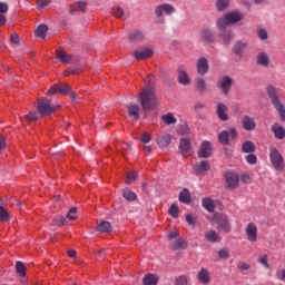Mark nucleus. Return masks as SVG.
<instances>
[{"label": "nucleus", "instance_id": "17", "mask_svg": "<svg viewBox=\"0 0 285 285\" xmlns=\"http://www.w3.org/2000/svg\"><path fill=\"white\" fill-rule=\"evenodd\" d=\"M135 59L141 61L144 59H150L153 57V49H140L132 52Z\"/></svg>", "mask_w": 285, "mask_h": 285}, {"label": "nucleus", "instance_id": "61", "mask_svg": "<svg viewBox=\"0 0 285 285\" xmlns=\"http://www.w3.org/2000/svg\"><path fill=\"white\" fill-rule=\"evenodd\" d=\"M51 0H38V8L39 10H43L47 6H50Z\"/></svg>", "mask_w": 285, "mask_h": 285}, {"label": "nucleus", "instance_id": "59", "mask_svg": "<svg viewBox=\"0 0 285 285\" xmlns=\"http://www.w3.org/2000/svg\"><path fill=\"white\" fill-rule=\"evenodd\" d=\"M78 10H81V12H86V8H88V2L86 1H78L76 2Z\"/></svg>", "mask_w": 285, "mask_h": 285}, {"label": "nucleus", "instance_id": "9", "mask_svg": "<svg viewBox=\"0 0 285 285\" xmlns=\"http://www.w3.org/2000/svg\"><path fill=\"white\" fill-rule=\"evenodd\" d=\"M179 150L183 157H190V155H193V145L190 144V139L188 138L180 139Z\"/></svg>", "mask_w": 285, "mask_h": 285}, {"label": "nucleus", "instance_id": "60", "mask_svg": "<svg viewBox=\"0 0 285 285\" xmlns=\"http://www.w3.org/2000/svg\"><path fill=\"white\" fill-rule=\"evenodd\" d=\"M137 180V173L132 171L127 176L126 184H132V181Z\"/></svg>", "mask_w": 285, "mask_h": 285}, {"label": "nucleus", "instance_id": "42", "mask_svg": "<svg viewBox=\"0 0 285 285\" xmlns=\"http://www.w3.org/2000/svg\"><path fill=\"white\" fill-rule=\"evenodd\" d=\"M168 214L174 218L177 219V217H179V206H177V204H171Z\"/></svg>", "mask_w": 285, "mask_h": 285}, {"label": "nucleus", "instance_id": "4", "mask_svg": "<svg viewBox=\"0 0 285 285\" xmlns=\"http://www.w3.org/2000/svg\"><path fill=\"white\" fill-rule=\"evenodd\" d=\"M269 160L275 170L282 171L285 168L284 156L277 147L269 148Z\"/></svg>", "mask_w": 285, "mask_h": 285}, {"label": "nucleus", "instance_id": "28", "mask_svg": "<svg viewBox=\"0 0 285 285\" xmlns=\"http://www.w3.org/2000/svg\"><path fill=\"white\" fill-rule=\"evenodd\" d=\"M215 8L217 12H225L230 8V0H216Z\"/></svg>", "mask_w": 285, "mask_h": 285}, {"label": "nucleus", "instance_id": "49", "mask_svg": "<svg viewBox=\"0 0 285 285\" xmlns=\"http://www.w3.org/2000/svg\"><path fill=\"white\" fill-rule=\"evenodd\" d=\"M27 121H37L39 119V114L37 111H30L28 115L24 116Z\"/></svg>", "mask_w": 285, "mask_h": 285}, {"label": "nucleus", "instance_id": "44", "mask_svg": "<svg viewBox=\"0 0 285 285\" xmlns=\"http://www.w3.org/2000/svg\"><path fill=\"white\" fill-rule=\"evenodd\" d=\"M196 88L199 90V92L206 91V80L204 78H197Z\"/></svg>", "mask_w": 285, "mask_h": 285}, {"label": "nucleus", "instance_id": "45", "mask_svg": "<svg viewBox=\"0 0 285 285\" xmlns=\"http://www.w3.org/2000/svg\"><path fill=\"white\" fill-rule=\"evenodd\" d=\"M144 39V32L141 31H134L130 33L131 41H141Z\"/></svg>", "mask_w": 285, "mask_h": 285}, {"label": "nucleus", "instance_id": "22", "mask_svg": "<svg viewBox=\"0 0 285 285\" xmlns=\"http://www.w3.org/2000/svg\"><path fill=\"white\" fill-rule=\"evenodd\" d=\"M222 32L219 33L220 39L225 43V46H230V42L233 41V38L235 35L233 33V30H226V29H220Z\"/></svg>", "mask_w": 285, "mask_h": 285}, {"label": "nucleus", "instance_id": "26", "mask_svg": "<svg viewBox=\"0 0 285 285\" xmlns=\"http://www.w3.org/2000/svg\"><path fill=\"white\" fill-rule=\"evenodd\" d=\"M246 48H247V43L246 42L238 41L233 47V52L235 55H238V57H244V52H246Z\"/></svg>", "mask_w": 285, "mask_h": 285}, {"label": "nucleus", "instance_id": "41", "mask_svg": "<svg viewBox=\"0 0 285 285\" xmlns=\"http://www.w3.org/2000/svg\"><path fill=\"white\" fill-rule=\"evenodd\" d=\"M228 137H229L228 131H226V130L220 131L219 135H218L219 144H223V146H227Z\"/></svg>", "mask_w": 285, "mask_h": 285}, {"label": "nucleus", "instance_id": "30", "mask_svg": "<svg viewBox=\"0 0 285 285\" xmlns=\"http://www.w3.org/2000/svg\"><path fill=\"white\" fill-rule=\"evenodd\" d=\"M202 204L205 210H208V213H215V200H213L210 197L203 198Z\"/></svg>", "mask_w": 285, "mask_h": 285}, {"label": "nucleus", "instance_id": "58", "mask_svg": "<svg viewBox=\"0 0 285 285\" xmlns=\"http://www.w3.org/2000/svg\"><path fill=\"white\" fill-rule=\"evenodd\" d=\"M218 257L220 259H228V257H230V254L226 249H220L218 250Z\"/></svg>", "mask_w": 285, "mask_h": 285}, {"label": "nucleus", "instance_id": "39", "mask_svg": "<svg viewBox=\"0 0 285 285\" xmlns=\"http://www.w3.org/2000/svg\"><path fill=\"white\" fill-rule=\"evenodd\" d=\"M122 196L127 199V202H135V199H137V194L130 189H124Z\"/></svg>", "mask_w": 285, "mask_h": 285}, {"label": "nucleus", "instance_id": "6", "mask_svg": "<svg viewBox=\"0 0 285 285\" xmlns=\"http://www.w3.org/2000/svg\"><path fill=\"white\" fill-rule=\"evenodd\" d=\"M38 112L40 115H52L55 112V105H52V101L43 98L38 101Z\"/></svg>", "mask_w": 285, "mask_h": 285}, {"label": "nucleus", "instance_id": "19", "mask_svg": "<svg viewBox=\"0 0 285 285\" xmlns=\"http://www.w3.org/2000/svg\"><path fill=\"white\" fill-rule=\"evenodd\" d=\"M178 83H181V86L190 85V76H188V72L184 67L178 68Z\"/></svg>", "mask_w": 285, "mask_h": 285}, {"label": "nucleus", "instance_id": "13", "mask_svg": "<svg viewBox=\"0 0 285 285\" xmlns=\"http://www.w3.org/2000/svg\"><path fill=\"white\" fill-rule=\"evenodd\" d=\"M233 86V79L228 76L223 77L218 81L219 90H223L224 95H228L230 92V88Z\"/></svg>", "mask_w": 285, "mask_h": 285}, {"label": "nucleus", "instance_id": "5", "mask_svg": "<svg viewBox=\"0 0 285 285\" xmlns=\"http://www.w3.org/2000/svg\"><path fill=\"white\" fill-rule=\"evenodd\" d=\"M175 12L176 9L169 3H161L155 7V14L159 21H164V14H166V17H170V14H175Z\"/></svg>", "mask_w": 285, "mask_h": 285}, {"label": "nucleus", "instance_id": "43", "mask_svg": "<svg viewBox=\"0 0 285 285\" xmlns=\"http://www.w3.org/2000/svg\"><path fill=\"white\" fill-rule=\"evenodd\" d=\"M16 269H17V273L20 277H26V265H23L22 262H17L16 263Z\"/></svg>", "mask_w": 285, "mask_h": 285}, {"label": "nucleus", "instance_id": "10", "mask_svg": "<svg viewBox=\"0 0 285 285\" xmlns=\"http://www.w3.org/2000/svg\"><path fill=\"white\" fill-rule=\"evenodd\" d=\"M256 63L257 66H261L262 68H269L271 66V55L266 51H259L256 55Z\"/></svg>", "mask_w": 285, "mask_h": 285}, {"label": "nucleus", "instance_id": "32", "mask_svg": "<svg viewBox=\"0 0 285 285\" xmlns=\"http://www.w3.org/2000/svg\"><path fill=\"white\" fill-rule=\"evenodd\" d=\"M161 120L164 121V124H166V126H175V124H177V118H175V114L173 112L163 115Z\"/></svg>", "mask_w": 285, "mask_h": 285}, {"label": "nucleus", "instance_id": "14", "mask_svg": "<svg viewBox=\"0 0 285 285\" xmlns=\"http://www.w3.org/2000/svg\"><path fill=\"white\" fill-rule=\"evenodd\" d=\"M197 279L203 285L210 284V271L206 267L200 268L197 273Z\"/></svg>", "mask_w": 285, "mask_h": 285}, {"label": "nucleus", "instance_id": "53", "mask_svg": "<svg viewBox=\"0 0 285 285\" xmlns=\"http://www.w3.org/2000/svg\"><path fill=\"white\" fill-rule=\"evenodd\" d=\"M245 159L250 166L257 164V156L255 154H248Z\"/></svg>", "mask_w": 285, "mask_h": 285}, {"label": "nucleus", "instance_id": "46", "mask_svg": "<svg viewBox=\"0 0 285 285\" xmlns=\"http://www.w3.org/2000/svg\"><path fill=\"white\" fill-rule=\"evenodd\" d=\"M189 277L186 275H180L178 277H176V285H188L189 282Z\"/></svg>", "mask_w": 285, "mask_h": 285}, {"label": "nucleus", "instance_id": "15", "mask_svg": "<svg viewBox=\"0 0 285 285\" xmlns=\"http://www.w3.org/2000/svg\"><path fill=\"white\" fill-rule=\"evenodd\" d=\"M196 68H197L198 75L200 76L207 75L208 68H209L208 59H206L205 57L199 58L197 60Z\"/></svg>", "mask_w": 285, "mask_h": 285}, {"label": "nucleus", "instance_id": "23", "mask_svg": "<svg viewBox=\"0 0 285 285\" xmlns=\"http://www.w3.org/2000/svg\"><path fill=\"white\" fill-rule=\"evenodd\" d=\"M266 92L272 100L273 106L282 101L279 100V96L277 95V89H275L273 86H267Z\"/></svg>", "mask_w": 285, "mask_h": 285}, {"label": "nucleus", "instance_id": "18", "mask_svg": "<svg viewBox=\"0 0 285 285\" xmlns=\"http://www.w3.org/2000/svg\"><path fill=\"white\" fill-rule=\"evenodd\" d=\"M156 141L160 148H168L170 141H173V136L170 134H161L157 137Z\"/></svg>", "mask_w": 285, "mask_h": 285}, {"label": "nucleus", "instance_id": "1", "mask_svg": "<svg viewBox=\"0 0 285 285\" xmlns=\"http://www.w3.org/2000/svg\"><path fill=\"white\" fill-rule=\"evenodd\" d=\"M138 97L142 110H153L159 106V100H157V95H155V89L153 88H145Z\"/></svg>", "mask_w": 285, "mask_h": 285}, {"label": "nucleus", "instance_id": "52", "mask_svg": "<svg viewBox=\"0 0 285 285\" xmlns=\"http://www.w3.org/2000/svg\"><path fill=\"white\" fill-rule=\"evenodd\" d=\"M53 222L57 226H66L68 224V220L63 216H56Z\"/></svg>", "mask_w": 285, "mask_h": 285}, {"label": "nucleus", "instance_id": "21", "mask_svg": "<svg viewBox=\"0 0 285 285\" xmlns=\"http://www.w3.org/2000/svg\"><path fill=\"white\" fill-rule=\"evenodd\" d=\"M272 131L274 134V137H276L278 140H282L285 138V128L284 126L275 122L272 125Z\"/></svg>", "mask_w": 285, "mask_h": 285}, {"label": "nucleus", "instance_id": "11", "mask_svg": "<svg viewBox=\"0 0 285 285\" xmlns=\"http://www.w3.org/2000/svg\"><path fill=\"white\" fill-rule=\"evenodd\" d=\"M212 154L213 145H210V141L204 140L198 150V157H200V159H206V157H210Z\"/></svg>", "mask_w": 285, "mask_h": 285}, {"label": "nucleus", "instance_id": "31", "mask_svg": "<svg viewBox=\"0 0 285 285\" xmlns=\"http://www.w3.org/2000/svg\"><path fill=\"white\" fill-rule=\"evenodd\" d=\"M158 282H159V276H157L155 274H147L142 278V284L144 285H157Z\"/></svg>", "mask_w": 285, "mask_h": 285}, {"label": "nucleus", "instance_id": "27", "mask_svg": "<svg viewBox=\"0 0 285 285\" xmlns=\"http://www.w3.org/2000/svg\"><path fill=\"white\" fill-rule=\"evenodd\" d=\"M200 37L206 41V43H215V35H213V31L210 29H203L200 31Z\"/></svg>", "mask_w": 285, "mask_h": 285}, {"label": "nucleus", "instance_id": "37", "mask_svg": "<svg viewBox=\"0 0 285 285\" xmlns=\"http://www.w3.org/2000/svg\"><path fill=\"white\" fill-rule=\"evenodd\" d=\"M179 202L183 204H190L191 197L190 191L188 189H183L179 194Z\"/></svg>", "mask_w": 285, "mask_h": 285}, {"label": "nucleus", "instance_id": "55", "mask_svg": "<svg viewBox=\"0 0 285 285\" xmlns=\"http://www.w3.org/2000/svg\"><path fill=\"white\" fill-rule=\"evenodd\" d=\"M259 264H262V266H264V268H271V265L268 264V256L267 255H263L258 258Z\"/></svg>", "mask_w": 285, "mask_h": 285}, {"label": "nucleus", "instance_id": "56", "mask_svg": "<svg viewBox=\"0 0 285 285\" xmlns=\"http://www.w3.org/2000/svg\"><path fill=\"white\" fill-rule=\"evenodd\" d=\"M151 139H153V136L148 132H145L140 136V141L142 144H150Z\"/></svg>", "mask_w": 285, "mask_h": 285}, {"label": "nucleus", "instance_id": "7", "mask_svg": "<svg viewBox=\"0 0 285 285\" xmlns=\"http://www.w3.org/2000/svg\"><path fill=\"white\" fill-rule=\"evenodd\" d=\"M245 235L250 244H255V242H257L258 235L257 225L255 223H248L245 228Z\"/></svg>", "mask_w": 285, "mask_h": 285}, {"label": "nucleus", "instance_id": "35", "mask_svg": "<svg viewBox=\"0 0 285 285\" xmlns=\"http://www.w3.org/2000/svg\"><path fill=\"white\" fill-rule=\"evenodd\" d=\"M141 108L137 105H131L128 107V115L132 117L136 121L139 119V111Z\"/></svg>", "mask_w": 285, "mask_h": 285}, {"label": "nucleus", "instance_id": "54", "mask_svg": "<svg viewBox=\"0 0 285 285\" xmlns=\"http://www.w3.org/2000/svg\"><path fill=\"white\" fill-rule=\"evenodd\" d=\"M112 14H114V17L121 19V17H124V9H121L120 7H114Z\"/></svg>", "mask_w": 285, "mask_h": 285}, {"label": "nucleus", "instance_id": "62", "mask_svg": "<svg viewBox=\"0 0 285 285\" xmlns=\"http://www.w3.org/2000/svg\"><path fill=\"white\" fill-rule=\"evenodd\" d=\"M8 3L6 2H0V14H7L8 13Z\"/></svg>", "mask_w": 285, "mask_h": 285}, {"label": "nucleus", "instance_id": "48", "mask_svg": "<svg viewBox=\"0 0 285 285\" xmlns=\"http://www.w3.org/2000/svg\"><path fill=\"white\" fill-rule=\"evenodd\" d=\"M186 222L189 224V226H195L197 224V216L195 214H187Z\"/></svg>", "mask_w": 285, "mask_h": 285}, {"label": "nucleus", "instance_id": "36", "mask_svg": "<svg viewBox=\"0 0 285 285\" xmlns=\"http://www.w3.org/2000/svg\"><path fill=\"white\" fill-rule=\"evenodd\" d=\"M243 153L253 154L256 150L255 142L246 140L242 146Z\"/></svg>", "mask_w": 285, "mask_h": 285}, {"label": "nucleus", "instance_id": "50", "mask_svg": "<svg viewBox=\"0 0 285 285\" xmlns=\"http://www.w3.org/2000/svg\"><path fill=\"white\" fill-rule=\"evenodd\" d=\"M67 218H69L70 222H76V219H77V207H72V208L68 212Z\"/></svg>", "mask_w": 285, "mask_h": 285}, {"label": "nucleus", "instance_id": "12", "mask_svg": "<svg viewBox=\"0 0 285 285\" xmlns=\"http://www.w3.org/2000/svg\"><path fill=\"white\" fill-rule=\"evenodd\" d=\"M70 92V87L67 83L53 85L48 91L47 95H68Z\"/></svg>", "mask_w": 285, "mask_h": 285}, {"label": "nucleus", "instance_id": "57", "mask_svg": "<svg viewBox=\"0 0 285 285\" xmlns=\"http://www.w3.org/2000/svg\"><path fill=\"white\" fill-rule=\"evenodd\" d=\"M8 147V142L6 139V136H0V155L4 151V149Z\"/></svg>", "mask_w": 285, "mask_h": 285}, {"label": "nucleus", "instance_id": "24", "mask_svg": "<svg viewBox=\"0 0 285 285\" xmlns=\"http://www.w3.org/2000/svg\"><path fill=\"white\" fill-rule=\"evenodd\" d=\"M56 57L61 63H70V61H72V55L66 53L63 49H58L56 51Z\"/></svg>", "mask_w": 285, "mask_h": 285}, {"label": "nucleus", "instance_id": "29", "mask_svg": "<svg viewBox=\"0 0 285 285\" xmlns=\"http://www.w3.org/2000/svg\"><path fill=\"white\" fill-rule=\"evenodd\" d=\"M205 239L207 242H210L212 244H217L218 242H220V237L219 235H217V232L215 230H207L205 232Z\"/></svg>", "mask_w": 285, "mask_h": 285}, {"label": "nucleus", "instance_id": "2", "mask_svg": "<svg viewBox=\"0 0 285 285\" xmlns=\"http://www.w3.org/2000/svg\"><path fill=\"white\" fill-rule=\"evenodd\" d=\"M244 19V14L237 10L229 11L223 17L216 20V26L219 30H226L227 26H235V23H239Z\"/></svg>", "mask_w": 285, "mask_h": 285}, {"label": "nucleus", "instance_id": "20", "mask_svg": "<svg viewBox=\"0 0 285 285\" xmlns=\"http://www.w3.org/2000/svg\"><path fill=\"white\" fill-rule=\"evenodd\" d=\"M242 124L247 131H253L255 130V128H257V122H255V119H253V117L249 116H244Z\"/></svg>", "mask_w": 285, "mask_h": 285}, {"label": "nucleus", "instance_id": "8", "mask_svg": "<svg viewBox=\"0 0 285 285\" xmlns=\"http://www.w3.org/2000/svg\"><path fill=\"white\" fill-rule=\"evenodd\" d=\"M208 170H210V163L208 160H200L194 166V173L202 177H204Z\"/></svg>", "mask_w": 285, "mask_h": 285}, {"label": "nucleus", "instance_id": "25", "mask_svg": "<svg viewBox=\"0 0 285 285\" xmlns=\"http://www.w3.org/2000/svg\"><path fill=\"white\" fill-rule=\"evenodd\" d=\"M216 111L222 121H228V107L226 105L218 104Z\"/></svg>", "mask_w": 285, "mask_h": 285}, {"label": "nucleus", "instance_id": "47", "mask_svg": "<svg viewBox=\"0 0 285 285\" xmlns=\"http://www.w3.org/2000/svg\"><path fill=\"white\" fill-rule=\"evenodd\" d=\"M10 214H8V210L6 208L0 207V222H9Z\"/></svg>", "mask_w": 285, "mask_h": 285}, {"label": "nucleus", "instance_id": "34", "mask_svg": "<svg viewBox=\"0 0 285 285\" xmlns=\"http://www.w3.org/2000/svg\"><path fill=\"white\" fill-rule=\"evenodd\" d=\"M188 248V243L185 239L178 238L173 243L174 250H186Z\"/></svg>", "mask_w": 285, "mask_h": 285}, {"label": "nucleus", "instance_id": "64", "mask_svg": "<svg viewBox=\"0 0 285 285\" xmlns=\"http://www.w3.org/2000/svg\"><path fill=\"white\" fill-rule=\"evenodd\" d=\"M276 277L277 279H279L281 282H283V279H285V269H281L276 273Z\"/></svg>", "mask_w": 285, "mask_h": 285}, {"label": "nucleus", "instance_id": "40", "mask_svg": "<svg viewBox=\"0 0 285 285\" xmlns=\"http://www.w3.org/2000/svg\"><path fill=\"white\" fill-rule=\"evenodd\" d=\"M274 108L279 114V117H281L282 121H285V106H284V104H282V101L276 102V105H274Z\"/></svg>", "mask_w": 285, "mask_h": 285}, {"label": "nucleus", "instance_id": "16", "mask_svg": "<svg viewBox=\"0 0 285 285\" xmlns=\"http://www.w3.org/2000/svg\"><path fill=\"white\" fill-rule=\"evenodd\" d=\"M225 178L229 188H237V186H239V176L237 174L228 171Z\"/></svg>", "mask_w": 285, "mask_h": 285}, {"label": "nucleus", "instance_id": "33", "mask_svg": "<svg viewBox=\"0 0 285 285\" xmlns=\"http://www.w3.org/2000/svg\"><path fill=\"white\" fill-rule=\"evenodd\" d=\"M112 229V226L110 225V223L108 220H102L100 223H98L96 230H98V233H110V230Z\"/></svg>", "mask_w": 285, "mask_h": 285}, {"label": "nucleus", "instance_id": "51", "mask_svg": "<svg viewBox=\"0 0 285 285\" xmlns=\"http://www.w3.org/2000/svg\"><path fill=\"white\" fill-rule=\"evenodd\" d=\"M257 37L261 39V41H266V39H268V32L266 29H258Z\"/></svg>", "mask_w": 285, "mask_h": 285}, {"label": "nucleus", "instance_id": "3", "mask_svg": "<svg viewBox=\"0 0 285 285\" xmlns=\"http://www.w3.org/2000/svg\"><path fill=\"white\" fill-rule=\"evenodd\" d=\"M207 219L212 224H217L218 230H223V233H230V220L228 219V216L224 214H214L213 216H208Z\"/></svg>", "mask_w": 285, "mask_h": 285}, {"label": "nucleus", "instance_id": "38", "mask_svg": "<svg viewBox=\"0 0 285 285\" xmlns=\"http://www.w3.org/2000/svg\"><path fill=\"white\" fill-rule=\"evenodd\" d=\"M36 37H39L40 39H46V35L48 33V26L46 24H40L36 31Z\"/></svg>", "mask_w": 285, "mask_h": 285}, {"label": "nucleus", "instance_id": "63", "mask_svg": "<svg viewBox=\"0 0 285 285\" xmlns=\"http://www.w3.org/2000/svg\"><path fill=\"white\" fill-rule=\"evenodd\" d=\"M239 271H248L250 268V265H248L247 263L240 262L237 265Z\"/></svg>", "mask_w": 285, "mask_h": 285}]
</instances>
